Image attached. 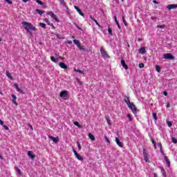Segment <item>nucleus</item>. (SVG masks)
I'll return each mask as SVG.
<instances>
[{
  "label": "nucleus",
  "mask_w": 177,
  "mask_h": 177,
  "mask_svg": "<svg viewBox=\"0 0 177 177\" xmlns=\"http://www.w3.org/2000/svg\"><path fill=\"white\" fill-rule=\"evenodd\" d=\"M22 25L24 26V29L27 32L30 34V35H32V32H31V31H37V28L32 26V24L30 22L23 21Z\"/></svg>",
  "instance_id": "obj_1"
},
{
  "label": "nucleus",
  "mask_w": 177,
  "mask_h": 177,
  "mask_svg": "<svg viewBox=\"0 0 177 177\" xmlns=\"http://www.w3.org/2000/svg\"><path fill=\"white\" fill-rule=\"evenodd\" d=\"M124 102L127 103L128 107L130 108V109L131 110L132 113H133V114H136V113L139 111L138 109H136V106H135L133 103L131 102V101L129 100V97H125Z\"/></svg>",
  "instance_id": "obj_2"
},
{
  "label": "nucleus",
  "mask_w": 177,
  "mask_h": 177,
  "mask_svg": "<svg viewBox=\"0 0 177 177\" xmlns=\"http://www.w3.org/2000/svg\"><path fill=\"white\" fill-rule=\"evenodd\" d=\"M163 59H165L166 60H174L175 57L171 53H165L163 55Z\"/></svg>",
  "instance_id": "obj_3"
},
{
  "label": "nucleus",
  "mask_w": 177,
  "mask_h": 177,
  "mask_svg": "<svg viewBox=\"0 0 177 177\" xmlns=\"http://www.w3.org/2000/svg\"><path fill=\"white\" fill-rule=\"evenodd\" d=\"M100 50L101 55H102V57H104V59H107V58L110 57L109 56V54H107V52H106V50H104V48H100Z\"/></svg>",
  "instance_id": "obj_4"
},
{
  "label": "nucleus",
  "mask_w": 177,
  "mask_h": 177,
  "mask_svg": "<svg viewBox=\"0 0 177 177\" xmlns=\"http://www.w3.org/2000/svg\"><path fill=\"white\" fill-rule=\"evenodd\" d=\"M46 14L48 15V16H50L53 19H54V20L57 21V17L56 16V15H55V13H53L51 11H49V12H47Z\"/></svg>",
  "instance_id": "obj_5"
},
{
  "label": "nucleus",
  "mask_w": 177,
  "mask_h": 177,
  "mask_svg": "<svg viewBox=\"0 0 177 177\" xmlns=\"http://www.w3.org/2000/svg\"><path fill=\"white\" fill-rule=\"evenodd\" d=\"M74 8H75V10H77V12L79 13V15H80V16H82V17H85V14H84V12H82V11H81V9H80L76 6H75Z\"/></svg>",
  "instance_id": "obj_6"
},
{
  "label": "nucleus",
  "mask_w": 177,
  "mask_h": 177,
  "mask_svg": "<svg viewBox=\"0 0 177 177\" xmlns=\"http://www.w3.org/2000/svg\"><path fill=\"white\" fill-rule=\"evenodd\" d=\"M115 142H116V145H118L119 147H124L122 142L120 141V139L118 138V137L115 138Z\"/></svg>",
  "instance_id": "obj_7"
},
{
  "label": "nucleus",
  "mask_w": 177,
  "mask_h": 177,
  "mask_svg": "<svg viewBox=\"0 0 177 177\" xmlns=\"http://www.w3.org/2000/svg\"><path fill=\"white\" fill-rule=\"evenodd\" d=\"M67 95H68V92L63 91L60 93L59 96L60 97H67Z\"/></svg>",
  "instance_id": "obj_8"
},
{
  "label": "nucleus",
  "mask_w": 177,
  "mask_h": 177,
  "mask_svg": "<svg viewBox=\"0 0 177 177\" xmlns=\"http://www.w3.org/2000/svg\"><path fill=\"white\" fill-rule=\"evenodd\" d=\"M48 138H49V139H50V140L54 142V143H57V142H59V138H55L52 136H49Z\"/></svg>",
  "instance_id": "obj_9"
},
{
  "label": "nucleus",
  "mask_w": 177,
  "mask_h": 177,
  "mask_svg": "<svg viewBox=\"0 0 177 177\" xmlns=\"http://www.w3.org/2000/svg\"><path fill=\"white\" fill-rule=\"evenodd\" d=\"M177 5L176 4H170L167 6V9L171 10L172 9H176Z\"/></svg>",
  "instance_id": "obj_10"
},
{
  "label": "nucleus",
  "mask_w": 177,
  "mask_h": 177,
  "mask_svg": "<svg viewBox=\"0 0 177 177\" xmlns=\"http://www.w3.org/2000/svg\"><path fill=\"white\" fill-rule=\"evenodd\" d=\"M143 156H144V160L146 161V162H150V160L149 159V157L147 156V153L144 151H143Z\"/></svg>",
  "instance_id": "obj_11"
},
{
  "label": "nucleus",
  "mask_w": 177,
  "mask_h": 177,
  "mask_svg": "<svg viewBox=\"0 0 177 177\" xmlns=\"http://www.w3.org/2000/svg\"><path fill=\"white\" fill-rule=\"evenodd\" d=\"M160 169L161 171V174H162V176L167 177V171H165V169H164V167H160Z\"/></svg>",
  "instance_id": "obj_12"
},
{
  "label": "nucleus",
  "mask_w": 177,
  "mask_h": 177,
  "mask_svg": "<svg viewBox=\"0 0 177 177\" xmlns=\"http://www.w3.org/2000/svg\"><path fill=\"white\" fill-rule=\"evenodd\" d=\"M121 64H122V67H123L125 70H128V66L127 65V64H125V60L122 59V60H121Z\"/></svg>",
  "instance_id": "obj_13"
},
{
  "label": "nucleus",
  "mask_w": 177,
  "mask_h": 177,
  "mask_svg": "<svg viewBox=\"0 0 177 177\" xmlns=\"http://www.w3.org/2000/svg\"><path fill=\"white\" fill-rule=\"evenodd\" d=\"M14 88L17 91V92H19V93H23V91L19 88V86L17 84H14Z\"/></svg>",
  "instance_id": "obj_14"
},
{
  "label": "nucleus",
  "mask_w": 177,
  "mask_h": 177,
  "mask_svg": "<svg viewBox=\"0 0 177 177\" xmlns=\"http://www.w3.org/2000/svg\"><path fill=\"white\" fill-rule=\"evenodd\" d=\"M59 67H61V68H64V70H66V68H67V65H66V64H64L63 62H59Z\"/></svg>",
  "instance_id": "obj_15"
},
{
  "label": "nucleus",
  "mask_w": 177,
  "mask_h": 177,
  "mask_svg": "<svg viewBox=\"0 0 177 177\" xmlns=\"http://www.w3.org/2000/svg\"><path fill=\"white\" fill-rule=\"evenodd\" d=\"M28 156L30 157L32 160H34L35 158V156L34 154H32V152L31 151H28Z\"/></svg>",
  "instance_id": "obj_16"
},
{
  "label": "nucleus",
  "mask_w": 177,
  "mask_h": 177,
  "mask_svg": "<svg viewBox=\"0 0 177 177\" xmlns=\"http://www.w3.org/2000/svg\"><path fill=\"white\" fill-rule=\"evenodd\" d=\"M165 160L166 164H167V167L169 168V167H171V162L169 161V159H168L167 156H165Z\"/></svg>",
  "instance_id": "obj_17"
},
{
  "label": "nucleus",
  "mask_w": 177,
  "mask_h": 177,
  "mask_svg": "<svg viewBox=\"0 0 177 177\" xmlns=\"http://www.w3.org/2000/svg\"><path fill=\"white\" fill-rule=\"evenodd\" d=\"M90 19H91V20L95 23L96 26H98V27H100V24H99V22H97V20L92 17V16L90 17Z\"/></svg>",
  "instance_id": "obj_18"
},
{
  "label": "nucleus",
  "mask_w": 177,
  "mask_h": 177,
  "mask_svg": "<svg viewBox=\"0 0 177 177\" xmlns=\"http://www.w3.org/2000/svg\"><path fill=\"white\" fill-rule=\"evenodd\" d=\"M139 53H141L142 55H145V53H146V48L143 47L140 48Z\"/></svg>",
  "instance_id": "obj_19"
},
{
  "label": "nucleus",
  "mask_w": 177,
  "mask_h": 177,
  "mask_svg": "<svg viewBox=\"0 0 177 177\" xmlns=\"http://www.w3.org/2000/svg\"><path fill=\"white\" fill-rule=\"evenodd\" d=\"M73 43L75 44V45L77 46V48H79L81 46V45H80V41H78L77 39H74Z\"/></svg>",
  "instance_id": "obj_20"
},
{
  "label": "nucleus",
  "mask_w": 177,
  "mask_h": 177,
  "mask_svg": "<svg viewBox=\"0 0 177 177\" xmlns=\"http://www.w3.org/2000/svg\"><path fill=\"white\" fill-rule=\"evenodd\" d=\"M156 71H157V73H161V67L158 65H156Z\"/></svg>",
  "instance_id": "obj_21"
},
{
  "label": "nucleus",
  "mask_w": 177,
  "mask_h": 177,
  "mask_svg": "<svg viewBox=\"0 0 177 177\" xmlns=\"http://www.w3.org/2000/svg\"><path fill=\"white\" fill-rule=\"evenodd\" d=\"M76 158H77V160H79V161H84V158H82V156H81L80 155L77 154V156H75Z\"/></svg>",
  "instance_id": "obj_22"
},
{
  "label": "nucleus",
  "mask_w": 177,
  "mask_h": 177,
  "mask_svg": "<svg viewBox=\"0 0 177 177\" xmlns=\"http://www.w3.org/2000/svg\"><path fill=\"white\" fill-rule=\"evenodd\" d=\"M88 138H90L91 140H93V142L95 140V136L92 133H88Z\"/></svg>",
  "instance_id": "obj_23"
},
{
  "label": "nucleus",
  "mask_w": 177,
  "mask_h": 177,
  "mask_svg": "<svg viewBox=\"0 0 177 177\" xmlns=\"http://www.w3.org/2000/svg\"><path fill=\"white\" fill-rule=\"evenodd\" d=\"M36 12H37V13L40 15V16L42 15L43 13H45L44 10H38V9L36 10Z\"/></svg>",
  "instance_id": "obj_24"
},
{
  "label": "nucleus",
  "mask_w": 177,
  "mask_h": 177,
  "mask_svg": "<svg viewBox=\"0 0 177 177\" xmlns=\"http://www.w3.org/2000/svg\"><path fill=\"white\" fill-rule=\"evenodd\" d=\"M50 59L54 62V63H57L59 62V59L55 58V57H50Z\"/></svg>",
  "instance_id": "obj_25"
},
{
  "label": "nucleus",
  "mask_w": 177,
  "mask_h": 177,
  "mask_svg": "<svg viewBox=\"0 0 177 177\" xmlns=\"http://www.w3.org/2000/svg\"><path fill=\"white\" fill-rule=\"evenodd\" d=\"M39 27H41V28H46V24H44V23H39Z\"/></svg>",
  "instance_id": "obj_26"
},
{
  "label": "nucleus",
  "mask_w": 177,
  "mask_h": 177,
  "mask_svg": "<svg viewBox=\"0 0 177 177\" xmlns=\"http://www.w3.org/2000/svg\"><path fill=\"white\" fill-rule=\"evenodd\" d=\"M6 77H8V78H9V80H13V77H12V75H10V73H9V72H6Z\"/></svg>",
  "instance_id": "obj_27"
},
{
  "label": "nucleus",
  "mask_w": 177,
  "mask_h": 177,
  "mask_svg": "<svg viewBox=\"0 0 177 177\" xmlns=\"http://www.w3.org/2000/svg\"><path fill=\"white\" fill-rule=\"evenodd\" d=\"M65 12L66 13V15H68V16H70V15H71V12H70V9H68V7L65 8Z\"/></svg>",
  "instance_id": "obj_28"
},
{
  "label": "nucleus",
  "mask_w": 177,
  "mask_h": 177,
  "mask_svg": "<svg viewBox=\"0 0 177 177\" xmlns=\"http://www.w3.org/2000/svg\"><path fill=\"white\" fill-rule=\"evenodd\" d=\"M73 124L74 125H75L76 127H78L79 128H82V126H81V124H80V122H74Z\"/></svg>",
  "instance_id": "obj_29"
},
{
  "label": "nucleus",
  "mask_w": 177,
  "mask_h": 177,
  "mask_svg": "<svg viewBox=\"0 0 177 177\" xmlns=\"http://www.w3.org/2000/svg\"><path fill=\"white\" fill-rule=\"evenodd\" d=\"M44 21L48 25L50 26V24H53L52 23H50V21H49V19L48 18L44 19Z\"/></svg>",
  "instance_id": "obj_30"
},
{
  "label": "nucleus",
  "mask_w": 177,
  "mask_h": 177,
  "mask_svg": "<svg viewBox=\"0 0 177 177\" xmlns=\"http://www.w3.org/2000/svg\"><path fill=\"white\" fill-rule=\"evenodd\" d=\"M35 2H37V3H38L39 5L44 6V3L42 1H41L40 0H35Z\"/></svg>",
  "instance_id": "obj_31"
},
{
  "label": "nucleus",
  "mask_w": 177,
  "mask_h": 177,
  "mask_svg": "<svg viewBox=\"0 0 177 177\" xmlns=\"http://www.w3.org/2000/svg\"><path fill=\"white\" fill-rule=\"evenodd\" d=\"M108 32L110 34V35H113V29H111V28H108Z\"/></svg>",
  "instance_id": "obj_32"
},
{
  "label": "nucleus",
  "mask_w": 177,
  "mask_h": 177,
  "mask_svg": "<svg viewBox=\"0 0 177 177\" xmlns=\"http://www.w3.org/2000/svg\"><path fill=\"white\" fill-rule=\"evenodd\" d=\"M79 48V49H80V50H83V52H86V48H84L83 46H79L78 47Z\"/></svg>",
  "instance_id": "obj_33"
},
{
  "label": "nucleus",
  "mask_w": 177,
  "mask_h": 177,
  "mask_svg": "<svg viewBox=\"0 0 177 177\" xmlns=\"http://www.w3.org/2000/svg\"><path fill=\"white\" fill-rule=\"evenodd\" d=\"M167 124L169 128H171V127H172V122H171L168 120L167 121Z\"/></svg>",
  "instance_id": "obj_34"
},
{
  "label": "nucleus",
  "mask_w": 177,
  "mask_h": 177,
  "mask_svg": "<svg viewBox=\"0 0 177 177\" xmlns=\"http://www.w3.org/2000/svg\"><path fill=\"white\" fill-rule=\"evenodd\" d=\"M152 115H153V117L155 121H157V115H156V113H152Z\"/></svg>",
  "instance_id": "obj_35"
},
{
  "label": "nucleus",
  "mask_w": 177,
  "mask_h": 177,
  "mask_svg": "<svg viewBox=\"0 0 177 177\" xmlns=\"http://www.w3.org/2000/svg\"><path fill=\"white\" fill-rule=\"evenodd\" d=\"M158 147H159L160 150H162V145H161V142L158 143Z\"/></svg>",
  "instance_id": "obj_36"
},
{
  "label": "nucleus",
  "mask_w": 177,
  "mask_h": 177,
  "mask_svg": "<svg viewBox=\"0 0 177 177\" xmlns=\"http://www.w3.org/2000/svg\"><path fill=\"white\" fill-rule=\"evenodd\" d=\"M143 67H145V64H143V63L139 64V68H143Z\"/></svg>",
  "instance_id": "obj_37"
},
{
  "label": "nucleus",
  "mask_w": 177,
  "mask_h": 177,
  "mask_svg": "<svg viewBox=\"0 0 177 177\" xmlns=\"http://www.w3.org/2000/svg\"><path fill=\"white\" fill-rule=\"evenodd\" d=\"M127 118H129V120L131 122L132 121V117L131 116V114L127 115Z\"/></svg>",
  "instance_id": "obj_38"
},
{
  "label": "nucleus",
  "mask_w": 177,
  "mask_h": 177,
  "mask_svg": "<svg viewBox=\"0 0 177 177\" xmlns=\"http://www.w3.org/2000/svg\"><path fill=\"white\" fill-rule=\"evenodd\" d=\"M77 146L79 150H81V144H80V142H77Z\"/></svg>",
  "instance_id": "obj_39"
},
{
  "label": "nucleus",
  "mask_w": 177,
  "mask_h": 177,
  "mask_svg": "<svg viewBox=\"0 0 177 177\" xmlns=\"http://www.w3.org/2000/svg\"><path fill=\"white\" fill-rule=\"evenodd\" d=\"M75 73H80V74H82V71L80 69H75Z\"/></svg>",
  "instance_id": "obj_40"
},
{
  "label": "nucleus",
  "mask_w": 177,
  "mask_h": 177,
  "mask_svg": "<svg viewBox=\"0 0 177 177\" xmlns=\"http://www.w3.org/2000/svg\"><path fill=\"white\" fill-rule=\"evenodd\" d=\"M105 140L106 142H107V143H110V140L109 139V138H107V136H104Z\"/></svg>",
  "instance_id": "obj_41"
},
{
  "label": "nucleus",
  "mask_w": 177,
  "mask_h": 177,
  "mask_svg": "<svg viewBox=\"0 0 177 177\" xmlns=\"http://www.w3.org/2000/svg\"><path fill=\"white\" fill-rule=\"evenodd\" d=\"M122 20H123V23L124 24V26H128V24L127 23V21H125V18H122Z\"/></svg>",
  "instance_id": "obj_42"
},
{
  "label": "nucleus",
  "mask_w": 177,
  "mask_h": 177,
  "mask_svg": "<svg viewBox=\"0 0 177 177\" xmlns=\"http://www.w3.org/2000/svg\"><path fill=\"white\" fill-rule=\"evenodd\" d=\"M5 1H6V2H7V3H8V5H12V1H10V0H5Z\"/></svg>",
  "instance_id": "obj_43"
},
{
  "label": "nucleus",
  "mask_w": 177,
  "mask_h": 177,
  "mask_svg": "<svg viewBox=\"0 0 177 177\" xmlns=\"http://www.w3.org/2000/svg\"><path fill=\"white\" fill-rule=\"evenodd\" d=\"M165 28V26H164V25L158 26V28Z\"/></svg>",
  "instance_id": "obj_44"
},
{
  "label": "nucleus",
  "mask_w": 177,
  "mask_h": 177,
  "mask_svg": "<svg viewBox=\"0 0 177 177\" xmlns=\"http://www.w3.org/2000/svg\"><path fill=\"white\" fill-rule=\"evenodd\" d=\"M11 96L12 97V100H16V99H17V97H16L15 95H12Z\"/></svg>",
  "instance_id": "obj_45"
},
{
  "label": "nucleus",
  "mask_w": 177,
  "mask_h": 177,
  "mask_svg": "<svg viewBox=\"0 0 177 177\" xmlns=\"http://www.w3.org/2000/svg\"><path fill=\"white\" fill-rule=\"evenodd\" d=\"M2 127H3L4 129H6V131H8V129H9V127L8 126H6V125H3V124Z\"/></svg>",
  "instance_id": "obj_46"
},
{
  "label": "nucleus",
  "mask_w": 177,
  "mask_h": 177,
  "mask_svg": "<svg viewBox=\"0 0 177 177\" xmlns=\"http://www.w3.org/2000/svg\"><path fill=\"white\" fill-rule=\"evenodd\" d=\"M172 142L173 143H177V140L175 138H171Z\"/></svg>",
  "instance_id": "obj_47"
},
{
  "label": "nucleus",
  "mask_w": 177,
  "mask_h": 177,
  "mask_svg": "<svg viewBox=\"0 0 177 177\" xmlns=\"http://www.w3.org/2000/svg\"><path fill=\"white\" fill-rule=\"evenodd\" d=\"M114 19H115V21L116 23V24H118V21L117 20V17L116 16H114Z\"/></svg>",
  "instance_id": "obj_48"
},
{
  "label": "nucleus",
  "mask_w": 177,
  "mask_h": 177,
  "mask_svg": "<svg viewBox=\"0 0 177 177\" xmlns=\"http://www.w3.org/2000/svg\"><path fill=\"white\" fill-rule=\"evenodd\" d=\"M62 6L63 8H65V9L68 7V6H67V4H66V3L64 4H62Z\"/></svg>",
  "instance_id": "obj_49"
},
{
  "label": "nucleus",
  "mask_w": 177,
  "mask_h": 177,
  "mask_svg": "<svg viewBox=\"0 0 177 177\" xmlns=\"http://www.w3.org/2000/svg\"><path fill=\"white\" fill-rule=\"evenodd\" d=\"M151 142L155 147V149H157V146L156 145V144L154 143V140H151Z\"/></svg>",
  "instance_id": "obj_50"
},
{
  "label": "nucleus",
  "mask_w": 177,
  "mask_h": 177,
  "mask_svg": "<svg viewBox=\"0 0 177 177\" xmlns=\"http://www.w3.org/2000/svg\"><path fill=\"white\" fill-rule=\"evenodd\" d=\"M73 151L75 156L78 155V153L77 152V151H75V149H73Z\"/></svg>",
  "instance_id": "obj_51"
},
{
  "label": "nucleus",
  "mask_w": 177,
  "mask_h": 177,
  "mask_svg": "<svg viewBox=\"0 0 177 177\" xmlns=\"http://www.w3.org/2000/svg\"><path fill=\"white\" fill-rule=\"evenodd\" d=\"M12 103H14V104L17 106V102H16V100H12Z\"/></svg>",
  "instance_id": "obj_52"
},
{
  "label": "nucleus",
  "mask_w": 177,
  "mask_h": 177,
  "mask_svg": "<svg viewBox=\"0 0 177 177\" xmlns=\"http://www.w3.org/2000/svg\"><path fill=\"white\" fill-rule=\"evenodd\" d=\"M167 109H169V107H171V104H169V102H168L167 104V106H166Z\"/></svg>",
  "instance_id": "obj_53"
},
{
  "label": "nucleus",
  "mask_w": 177,
  "mask_h": 177,
  "mask_svg": "<svg viewBox=\"0 0 177 177\" xmlns=\"http://www.w3.org/2000/svg\"><path fill=\"white\" fill-rule=\"evenodd\" d=\"M59 2L61 3V5H63L64 3H66V2H64V0H59Z\"/></svg>",
  "instance_id": "obj_54"
},
{
  "label": "nucleus",
  "mask_w": 177,
  "mask_h": 177,
  "mask_svg": "<svg viewBox=\"0 0 177 177\" xmlns=\"http://www.w3.org/2000/svg\"><path fill=\"white\" fill-rule=\"evenodd\" d=\"M163 95H164L165 96H168V93H167V91H164V92H163Z\"/></svg>",
  "instance_id": "obj_55"
},
{
  "label": "nucleus",
  "mask_w": 177,
  "mask_h": 177,
  "mask_svg": "<svg viewBox=\"0 0 177 177\" xmlns=\"http://www.w3.org/2000/svg\"><path fill=\"white\" fill-rule=\"evenodd\" d=\"M50 26L52 27L53 30H55V28L53 24H50Z\"/></svg>",
  "instance_id": "obj_56"
},
{
  "label": "nucleus",
  "mask_w": 177,
  "mask_h": 177,
  "mask_svg": "<svg viewBox=\"0 0 177 177\" xmlns=\"http://www.w3.org/2000/svg\"><path fill=\"white\" fill-rule=\"evenodd\" d=\"M76 27H77V28L78 30H82V28L81 27H80L79 26H77Z\"/></svg>",
  "instance_id": "obj_57"
},
{
  "label": "nucleus",
  "mask_w": 177,
  "mask_h": 177,
  "mask_svg": "<svg viewBox=\"0 0 177 177\" xmlns=\"http://www.w3.org/2000/svg\"><path fill=\"white\" fill-rule=\"evenodd\" d=\"M67 44H68L69 45H71V44H73V42L71 40H69L67 41Z\"/></svg>",
  "instance_id": "obj_58"
},
{
  "label": "nucleus",
  "mask_w": 177,
  "mask_h": 177,
  "mask_svg": "<svg viewBox=\"0 0 177 177\" xmlns=\"http://www.w3.org/2000/svg\"><path fill=\"white\" fill-rule=\"evenodd\" d=\"M0 124L2 126L3 125V121H2V120H0Z\"/></svg>",
  "instance_id": "obj_59"
},
{
  "label": "nucleus",
  "mask_w": 177,
  "mask_h": 177,
  "mask_svg": "<svg viewBox=\"0 0 177 177\" xmlns=\"http://www.w3.org/2000/svg\"><path fill=\"white\" fill-rule=\"evenodd\" d=\"M153 3H155V4L158 3L157 2V1H156V0H153Z\"/></svg>",
  "instance_id": "obj_60"
},
{
  "label": "nucleus",
  "mask_w": 177,
  "mask_h": 177,
  "mask_svg": "<svg viewBox=\"0 0 177 177\" xmlns=\"http://www.w3.org/2000/svg\"><path fill=\"white\" fill-rule=\"evenodd\" d=\"M29 127L30 128V129H33V128H32V125H31V124H29Z\"/></svg>",
  "instance_id": "obj_61"
},
{
  "label": "nucleus",
  "mask_w": 177,
  "mask_h": 177,
  "mask_svg": "<svg viewBox=\"0 0 177 177\" xmlns=\"http://www.w3.org/2000/svg\"><path fill=\"white\" fill-rule=\"evenodd\" d=\"M17 173L18 174H21V171H20V169H17Z\"/></svg>",
  "instance_id": "obj_62"
},
{
  "label": "nucleus",
  "mask_w": 177,
  "mask_h": 177,
  "mask_svg": "<svg viewBox=\"0 0 177 177\" xmlns=\"http://www.w3.org/2000/svg\"><path fill=\"white\" fill-rule=\"evenodd\" d=\"M30 0H22L23 2L26 3V2H28Z\"/></svg>",
  "instance_id": "obj_63"
},
{
  "label": "nucleus",
  "mask_w": 177,
  "mask_h": 177,
  "mask_svg": "<svg viewBox=\"0 0 177 177\" xmlns=\"http://www.w3.org/2000/svg\"><path fill=\"white\" fill-rule=\"evenodd\" d=\"M153 176H154V177H158L156 174H153Z\"/></svg>",
  "instance_id": "obj_64"
}]
</instances>
